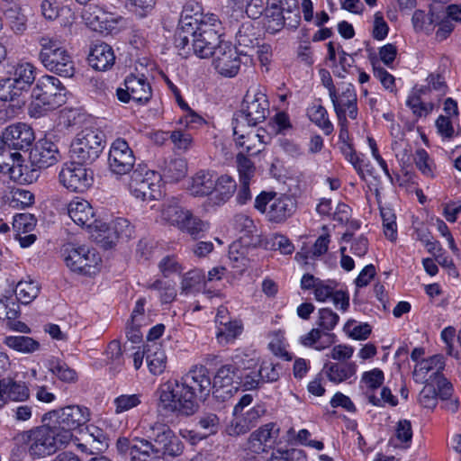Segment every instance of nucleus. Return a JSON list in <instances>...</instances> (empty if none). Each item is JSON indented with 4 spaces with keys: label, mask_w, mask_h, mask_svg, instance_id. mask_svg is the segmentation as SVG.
<instances>
[{
    "label": "nucleus",
    "mask_w": 461,
    "mask_h": 461,
    "mask_svg": "<svg viewBox=\"0 0 461 461\" xmlns=\"http://www.w3.org/2000/svg\"><path fill=\"white\" fill-rule=\"evenodd\" d=\"M335 334L324 331L320 328L312 329L307 334L302 336L300 342L308 348L321 351L330 348L335 342Z\"/></svg>",
    "instance_id": "obj_33"
},
{
    "label": "nucleus",
    "mask_w": 461,
    "mask_h": 461,
    "mask_svg": "<svg viewBox=\"0 0 461 461\" xmlns=\"http://www.w3.org/2000/svg\"><path fill=\"white\" fill-rule=\"evenodd\" d=\"M108 162L111 171L117 175H125L132 169L135 156L125 140L118 138L112 143Z\"/></svg>",
    "instance_id": "obj_20"
},
{
    "label": "nucleus",
    "mask_w": 461,
    "mask_h": 461,
    "mask_svg": "<svg viewBox=\"0 0 461 461\" xmlns=\"http://www.w3.org/2000/svg\"><path fill=\"white\" fill-rule=\"evenodd\" d=\"M145 355L150 373L155 375L162 374L167 366V357L161 344H146Z\"/></svg>",
    "instance_id": "obj_35"
},
{
    "label": "nucleus",
    "mask_w": 461,
    "mask_h": 461,
    "mask_svg": "<svg viewBox=\"0 0 461 461\" xmlns=\"http://www.w3.org/2000/svg\"><path fill=\"white\" fill-rule=\"evenodd\" d=\"M190 21V18H185L181 27H177L175 34L176 47L183 50L187 49L186 54L192 50L201 59L212 56L219 44L224 41H220V35L212 25H196L194 22L192 24Z\"/></svg>",
    "instance_id": "obj_3"
},
{
    "label": "nucleus",
    "mask_w": 461,
    "mask_h": 461,
    "mask_svg": "<svg viewBox=\"0 0 461 461\" xmlns=\"http://www.w3.org/2000/svg\"><path fill=\"white\" fill-rule=\"evenodd\" d=\"M330 98L332 102L338 122H345L347 115L351 120L357 118V97L352 84L341 83L336 90L330 89Z\"/></svg>",
    "instance_id": "obj_13"
},
{
    "label": "nucleus",
    "mask_w": 461,
    "mask_h": 461,
    "mask_svg": "<svg viewBox=\"0 0 461 461\" xmlns=\"http://www.w3.org/2000/svg\"><path fill=\"white\" fill-rule=\"evenodd\" d=\"M212 391L208 368L195 366L180 380L168 381L158 389V411L193 415L199 408L197 400L205 401Z\"/></svg>",
    "instance_id": "obj_1"
},
{
    "label": "nucleus",
    "mask_w": 461,
    "mask_h": 461,
    "mask_svg": "<svg viewBox=\"0 0 461 461\" xmlns=\"http://www.w3.org/2000/svg\"><path fill=\"white\" fill-rule=\"evenodd\" d=\"M140 403V394H122L113 400L114 411L116 414H120L139 406Z\"/></svg>",
    "instance_id": "obj_51"
},
{
    "label": "nucleus",
    "mask_w": 461,
    "mask_h": 461,
    "mask_svg": "<svg viewBox=\"0 0 461 461\" xmlns=\"http://www.w3.org/2000/svg\"><path fill=\"white\" fill-rule=\"evenodd\" d=\"M141 441L140 438H134L133 439L130 440L126 438H120L117 440V448L121 453H127L129 452L131 456L132 460H138L140 459V456H144L142 454V451L137 449V445H140L139 443Z\"/></svg>",
    "instance_id": "obj_57"
},
{
    "label": "nucleus",
    "mask_w": 461,
    "mask_h": 461,
    "mask_svg": "<svg viewBox=\"0 0 461 461\" xmlns=\"http://www.w3.org/2000/svg\"><path fill=\"white\" fill-rule=\"evenodd\" d=\"M267 5L271 8L280 7L286 12L287 14H293V21L298 23L300 20V13L297 0H267Z\"/></svg>",
    "instance_id": "obj_56"
},
{
    "label": "nucleus",
    "mask_w": 461,
    "mask_h": 461,
    "mask_svg": "<svg viewBox=\"0 0 461 461\" xmlns=\"http://www.w3.org/2000/svg\"><path fill=\"white\" fill-rule=\"evenodd\" d=\"M14 88L22 95L28 92L36 78V68L29 62L18 63L9 73Z\"/></svg>",
    "instance_id": "obj_30"
},
{
    "label": "nucleus",
    "mask_w": 461,
    "mask_h": 461,
    "mask_svg": "<svg viewBox=\"0 0 461 461\" xmlns=\"http://www.w3.org/2000/svg\"><path fill=\"white\" fill-rule=\"evenodd\" d=\"M83 165L78 164L77 160L65 165L59 174L60 184L67 189L78 193L85 192L90 187L93 183V176Z\"/></svg>",
    "instance_id": "obj_17"
},
{
    "label": "nucleus",
    "mask_w": 461,
    "mask_h": 461,
    "mask_svg": "<svg viewBox=\"0 0 461 461\" xmlns=\"http://www.w3.org/2000/svg\"><path fill=\"white\" fill-rule=\"evenodd\" d=\"M309 117L326 135L333 131V125L328 118L327 110L322 105H314L309 110Z\"/></svg>",
    "instance_id": "obj_48"
},
{
    "label": "nucleus",
    "mask_w": 461,
    "mask_h": 461,
    "mask_svg": "<svg viewBox=\"0 0 461 461\" xmlns=\"http://www.w3.org/2000/svg\"><path fill=\"white\" fill-rule=\"evenodd\" d=\"M445 367V360L442 355H434L427 359H422L419 362L413 371V376L416 381H422L425 379L426 375L430 371H435L429 376V381L437 380L438 375H442V370Z\"/></svg>",
    "instance_id": "obj_32"
},
{
    "label": "nucleus",
    "mask_w": 461,
    "mask_h": 461,
    "mask_svg": "<svg viewBox=\"0 0 461 461\" xmlns=\"http://www.w3.org/2000/svg\"><path fill=\"white\" fill-rule=\"evenodd\" d=\"M216 182L217 185L213 191L215 195L210 200L213 205L219 206L225 203L232 196L237 185L235 180L228 175L218 176L216 174Z\"/></svg>",
    "instance_id": "obj_34"
},
{
    "label": "nucleus",
    "mask_w": 461,
    "mask_h": 461,
    "mask_svg": "<svg viewBox=\"0 0 461 461\" xmlns=\"http://www.w3.org/2000/svg\"><path fill=\"white\" fill-rule=\"evenodd\" d=\"M279 435V428L274 422L267 423L253 431L249 438V448L257 454L268 451Z\"/></svg>",
    "instance_id": "obj_25"
},
{
    "label": "nucleus",
    "mask_w": 461,
    "mask_h": 461,
    "mask_svg": "<svg viewBox=\"0 0 461 461\" xmlns=\"http://www.w3.org/2000/svg\"><path fill=\"white\" fill-rule=\"evenodd\" d=\"M82 18L91 30L105 35L117 33L123 22L122 16H114L97 5H89L85 8Z\"/></svg>",
    "instance_id": "obj_15"
},
{
    "label": "nucleus",
    "mask_w": 461,
    "mask_h": 461,
    "mask_svg": "<svg viewBox=\"0 0 461 461\" xmlns=\"http://www.w3.org/2000/svg\"><path fill=\"white\" fill-rule=\"evenodd\" d=\"M47 419L59 432H66L68 444L73 439V431L85 425L90 419V411L86 407L68 405L46 413L43 420Z\"/></svg>",
    "instance_id": "obj_11"
},
{
    "label": "nucleus",
    "mask_w": 461,
    "mask_h": 461,
    "mask_svg": "<svg viewBox=\"0 0 461 461\" xmlns=\"http://www.w3.org/2000/svg\"><path fill=\"white\" fill-rule=\"evenodd\" d=\"M68 213L76 224L82 227L90 228L95 222V212L91 204L78 197L68 203Z\"/></svg>",
    "instance_id": "obj_28"
},
{
    "label": "nucleus",
    "mask_w": 461,
    "mask_h": 461,
    "mask_svg": "<svg viewBox=\"0 0 461 461\" xmlns=\"http://www.w3.org/2000/svg\"><path fill=\"white\" fill-rule=\"evenodd\" d=\"M232 225L236 230L246 237H249L257 231L254 221L245 214H236L233 217Z\"/></svg>",
    "instance_id": "obj_55"
},
{
    "label": "nucleus",
    "mask_w": 461,
    "mask_h": 461,
    "mask_svg": "<svg viewBox=\"0 0 461 461\" xmlns=\"http://www.w3.org/2000/svg\"><path fill=\"white\" fill-rule=\"evenodd\" d=\"M268 461H306L305 453L301 449L276 451L272 453Z\"/></svg>",
    "instance_id": "obj_63"
},
{
    "label": "nucleus",
    "mask_w": 461,
    "mask_h": 461,
    "mask_svg": "<svg viewBox=\"0 0 461 461\" xmlns=\"http://www.w3.org/2000/svg\"><path fill=\"white\" fill-rule=\"evenodd\" d=\"M256 366L253 358L248 356L236 355L231 363L221 366L212 383V394L215 398L222 401L230 398L234 393L238 392L242 384V372L251 369Z\"/></svg>",
    "instance_id": "obj_6"
},
{
    "label": "nucleus",
    "mask_w": 461,
    "mask_h": 461,
    "mask_svg": "<svg viewBox=\"0 0 461 461\" xmlns=\"http://www.w3.org/2000/svg\"><path fill=\"white\" fill-rule=\"evenodd\" d=\"M414 162L419 170L427 176H433L432 161L428 152L423 149H418L414 155Z\"/></svg>",
    "instance_id": "obj_61"
},
{
    "label": "nucleus",
    "mask_w": 461,
    "mask_h": 461,
    "mask_svg": "<svg viewBox=\"0 0 461 461\" xmlns=\"http://www.w3.org/2000/svg\"><path fill=\"white\" fill-rule=\"evenodd\" d=\"M30 397V390L25 382L6 377L0 380V409L8 401L23 402Z\"/></svg>",
    "instance_id": "obj_26"
},
{
    "label": "nucleus",
    "mask_w": 461,
    "mask_h": 461,
    "mask_svg": "<svg viewBox=\"0 0 461 461\" xmlns=\"http://www.w3.org/2000/svg\"><path fill=\"white\" fill-rule=\"evenodd\" d=\"M204 280V275L202 270L194 269L188 271L183 277L181 283L182 291L185 294L197 288Z\"/></svg>",
    "instance_id": "obj_54"
},
{
    "label": "nucleus",
    "mask_w": 461,
    "mask_h": 461,
    "mask_svg": "<svg viewBox=\"0 0 461 461\" xmlns=\"http://www.w3.org/2000/svg\"><path fill=\"white\" fill-rule=\"evenodd\" d=\"M49 369L62 382L75 383L77 380V372L59 358L50 360Z\"/></svg>",
    "instance_id": "obj_45"
},
{
    "label": "nucleus",
    "mask_w": 461,
    "mask_h": 461,
    "mask_svg": "<svg viewBox=\"0 0 461 461\" xmlns=\"http://www.w3.org/2000/svg\"><path fill=\"white\" fill-rule=\"evenodd\" d=\"M39 284L32 279L20 281L15 288L16 298L23 304L32 303L40 293Z\"/></svg>",
    "instance_id": "obj_43"
},
{
    "label": "nucleus",
    "mask_w": 461,
    "mask_h": 461,
    "mask_svg": "<svg viewBox=\"0 0 461 461\" xmlns=\"http://www.w3.org/2000/svg\"><path fill=\"white\" fill-rule=\"evenodd\" d=\"M240 119H232L233 136L236 145L243 148L249 155L258 154L263 149V136L256 133L252 129Z\"/></svg>",
    "instance_id": "obj_22"
},
{
    "label": "nucleus",
    "mask_w": 461,
    "mask_h": 461,
    "mask_svg": "<svg viewBox=\"0 0 461 461\" xmlns=\"http://www.w3.org/2000/svg\"><path fill=\"white\" fill-rule=\"evenodd\" d=\"M158 268L165 277L178 275L183 267L175 256L164 257L158 264Z\"/></svg>",
    "instance_id": "obj_59"
},
{
    "label": "nucleus",
    "mask_w": 461,
    "mask_h": 461,
    "mask_svg": "<svg viewBox=\"0 0 461 461\" xmlns=\"http://www.w3.org/2000/svg\"><path fill=\"white\" fill-rule=\"evenodd\" d=\"M384 379V373L378 368L365 372L360 380V388L365 396L367 398V393H374L383 384Z\"/></svg>",
    "instance_id": "obj_44"
},
{
    "label": "nucleus",
    "mask_w": 461,
    "mask_h": 461,
    "mask_svg": "<svg viewBox=\"0 0 461 461\" xmlns=\"http://www.w3.org/2000/svg\"><path fill=\"white\" fill-rule=\"evenodd\" d=\"M217 185L216 173L210 170H200L190 180L188 191L193 196H208Z\"/></svg>",
    "instance_id": "obj_29"
},
{
    "label": "nucleus",
    "mask_w": 461,
    "mask_h": 461,
    "mask_svg": "<svg viewBox=\"0 0 461 461\" xmlns=\"http://www.w3.org/2000/svg\"><path fill=\"white\" fill-rule=\"evenodd\" d=\"M188 210L182 208L176 199H172L163 204L161 218L169 224L179 228Z\"/></svg>",
    "instance_id": "obj_37"
},
{
    "label": "nucleus",
    "mask_w": 461,
    "mask_h": 461,
    "mask_svg": "<svg viewBox=\"0 0 461 461\" xmlns=\"http://www.w3.org/2000/svg\"><path fill=\"white\" fill-rule=\"evenodd\" d=\"M297 203L294 198L276 192H261L255 199L254 208L264 213L272 223H284L296 211Z\"/></svg>",
    "instance_id": "obj_8"
},
{
    "label": "nucleus",
    "mask_w": 461,
    "mask_h": 461,
    "mask_svg": "<svg viewBox=\"0 0 461 461\" xmlns=\"http://www.w3.org/2000/svg\"><path fill=\"white\" fill-rule=\"evenodd\" d=\"M104 136L96 129L81 131L71 143V158L78 164H92L104 148Z\"/></svg>",
    "instance_id": "obj_10"
},
{
    "label": "nucleus",
    "mask_w": 461,
    "mask_h": 461,
    "mask_svg": "<svg viewBox=\"0 0 461 461\" xmlns=\"http://www.w3.org/2000/svg\"><path fill=\"white\" fill-rule=\"evenodd\" d=\"M66 432H59L51 423L34 427L17 435V440L27 446L31 456L44 457L68 445Z\"/></svg>",
    "instance_id": "obj_4"
},
{
    "label": "nucleus",
    "mask_w": 461,
    "mask_h": 461,
    "mask_svg": "<svg viewBox=\"0 0 461 461\" xmlns=\"http://www.w3.org/2000/svg\"><path fill=\"white\" fill-rule=\"evenodd\" d=\"M267 95L258 87L248 89L241 104V110L233 119H240L249 126H256L266 120L269 113Z\"/></svg>",
    "instance_id": "obj_12"
},
{
    "label": "nucleus",
    "mask_w": 461,
    "mask_h": 461,
    "mask_svg": "<svg viewBox=\"0 0 461 461\" xmlns=\"http://www.w3.org/2000/svg\"><path fill=\"white\" fill-rule=\"evenodd\" d=\"M140 429L144 438H140L141 441L136 447L142 451L144 456L158 460L164 456L176 457L183 454V441L159 415L154 420H142Z\"/></svg>",
    "instance_id": "obj_2"
},
{
    "label": "nucleus",
    "mask_w": 461,
    "mask_h": 461,
    "mask_svg": "<svg viewBox=\"0 0 461 461\" xmlns=\"http://www.w3.org/2000/svg\"><path fill=\"white\" fill-rule=\"evenodd\" d=\"M38 43L41 48L39 59L47 70L63 77L74 76L75 66L72 58L59 40L41 36Z\"/></svg>",
    "instance_id": "obj_7"
},
{
    "label": "nucleus",
    "mask_w": 461,
    "mask_h": 461,
    "mask_svg": "<svg viewBox=\"0 0 461 461\" xmlns=\"http://www.w3.org/2000/svg\"><path fill=\"white\" fill-rule=\"evenodd\" d=\"M37 220L31 213H18L14 217L13 230L14 236L31 232L36 226Z\"/></svg>",
    "instance_id": "obj_49"
},
{
    "label": "nucleus",
    "mask_w": 461,
    "mask_h": 461,
    "mask_svg": "<svg viewBox=\"0 0 461 461\" xmlns=\"http://www.w3.org/2000/svg\"><path fill=\"white\" fill-rule=\"evenodd\" d=\"M11 29L17 34L23 33L27 29V17L19 5H14L5 10Z\"/></svg>",
    "instance_id": "obj_46"
},
{
    "label": "nucleus",
    "mask_w": 461,
    "mask_h": 461,
    "mask_svg": "<svg viewBox=\"0 0 461 461\" xmlns=\"http://www.w3.org/2000/svg\"><path fill=\"white\" fill-rule=\"evenodd\" d=\"M439 20V15L430 8L428 14L424 11L416 10L412 15L411 22L415 32H424L427 34L432 32L433 23Z\"/></svg>",
    "instance_id": "obj_39"
},
{
    "label": "nucleus",
    "mask_w": 461,
    "mask_h": 461,
    "mask_svg": "<svg viewBox=\"0 0 461 461\" xmlns=\"http://www.w3.org/2000/svg\"><path fill=\"white\" fill-rule=\"evenodd\" d=\"M322 372L330 382L340 384L355 376L357 365L354 362H327Z\"/></svg>",
    "instance_id": "obj_31"
},
{
    "label": "nucleus",
    "mask_w": 461,
    "mask_h": 461,
    "mask_svg": "<svg viewBox=\"0 0 461 461\" xmlns=\"http://www.w3.org/2000/svg\"><path fill=\"white\" fill-rule=\"evenodd\" d=\"M87 443L96 452L104 451L108 446L104 431L95 427H93L92 430L89 431Z\"/></svg>",
    "instance_id": "obj_64"
},
{
    "label": "nucleus",
    "mask_w": 461,
    "mask_h": 461,
    "mask_svg": "<svg viewBox=\"0 0 461 461\" xmlns=\"http://www.w3.org/2000/svg\"><path fill=\"white\" fill-rule=\"evenodd\" d=\"M0 156H6L9 159L13 160V164L5 160L1 162L0 173L9 174L12 179L19 182H32L33 179L38 177L37 170L32 169L29 172L27 166H23L19 163L22 158L20 153H11L9 150H6L3 135H0Z\"/></svg>",
    "instance_id": "obj_21"
},
{
    "label": "nucleus",
    "mask_w": 461,
    "mask_h": 461,
    "mask_svg": "<svg viewBox=\"0 0 461 461\" xmlns=\"http://www.w3.org/2000/svg\"><path fill=\"white\" fill-rule=\"evenodd\" d=\"M88 63L95 70L107 71L115 63L114 51L109 44L97 42L94 44L88 55Z\"/></svg>",
    "instance_id": "obj_27"
},
{
    "label": "nucleus",
    "mask_w": 461,
    "mask_h": 461,
    "mask_svg": "<svg viewBox=\"0 0 461 461\" xmlns=\"http://www.w3.org/2000/svg\"><path fill=\"white\" fill-rule=\"evenodd\" d=\"M236 41L240 47L245 49H253L258 45L256 28L251 22H246L241 24L236 33Z\"/></svg>",
    "instance_id": "obj_42"
},
{
    "label": "nucleus",
    "mask_w": 461,
    "mask_h": 461,
    "mask_svg": "<svg viewBox=\"0 0 461 461\" xmlns=\"http://www.w3.org/2000/svg\"><path fill=\"white\" fill-rule=\"evenodd\" d=\"M338 283L334 280H320L314 289V296L318 302L331 300L335 307L347 311L349 306V297L342 290H337Z\"/></svg>",
    "instance_id": "obj_24"
},
{
    "label": "nucleus",
    "mask_w": 461,
    "mask_h": 461,
    "mask_svg": "<svg viewBox=\"0 0 461 461\" xmlns=\"http://www.w3.org/2000/svg\"><path fill=\"white\" fill-rule=\"evenodd\" d=\"M4 344L22 353H33L40 348V343L34 339L27 336H6Z\"/></svg>",
    "instance_id": "obj_38"
},
{
    "label": "nucleus",
    "mask_w": 461,
    "mask_h": 461,
    "mask_svg": "<svg viewBox=\"0 0 461 461\" xmlns=\"http://www.w3.org/2000/svg\"><path fill=\"white\" fill-rule=\"evenodd\" d=\"M212 57L213 67L219 74L225 77H233L238 74L241 60L236 48L229 42L219 44Z\"/></svg>",
    "instance_id": "obj_18"
},
{
    "label": "nucleus",
    "mask_w": 461,
    "mask_h": 461,
    "mask_svg": "<svg viewBox=\"0 0 461 461\" xmlns=\"http://www.w3.org/2000/svg\"><path fill=\"white\" fill-rule=\"evenodd\" d=\"M187 173V164L184 158H172L166 162L163 176L167 181L177 182L184 178Z\"/></svg>",
    "instance_id": "obj_41"
},
{
    "label": "nucleus",
    "mask_w": 461,
    "mask_h": 461,
    "mask_svg": "<svg viewBox=\"0 0 461 461\" xmlns=\"http://www.w3.org/2000/svg\"><path fill=\"white\" fill-rule=\"evenodd\" d=\"M160 176L147 167L139 165L131 173L129 181V190L137 199L141 201L152 200L155 198V192Z\"/></svg>",
    "instance_id": "obj_14"
},
{
    "label": "nucleus",
    "mask_w": 461,
    "mask_h": 461,
    "mask_svg": "<svg viewBox=\"0 0 461 461\" xmlns=\"http://www.w3.org/2000/svg\"><path fill=\"white\" fill-rule=\"evenodd\" d=\"M367 400L374 406L383 407L385 403L394 407L398 404V400L393 395L391 390L388 387H383L380 393V396H376L375 393H367Z\"/></svg>",
    "instance_id": "obj_58"
},
{
    "label": "nucleus",
    "mask_w": 461,
    "mask_h": 461,
    "mask_svg": "<svg viewBox=\"0 0 461 461\" xmlns=\"http://www.w3.org/2000/svg\"><path fill=\"white\" fill-rule=\"evenodd\" d=\"M339 321V316L330 308L318 311L316 325L324 331L331 332Z\"/></svg>",
    "instance_id": "obj_50"
},
{
    "label": "nucleus",
    "mask_w": 461,
    "mask_h": 461,
    "mask_svg": "<svg viewBox=\"0 0 461 461\" xmlns=\"http://www.w3.org/2000/svg\"><path fill=\"white\" fill-rule=\"evenodd\" d=\"M278 365L272 363L263 362L260 368L258 370L261 383H273L279 379Z\"/></svg>",
    "instance_id": "obj_62"
},
{
    "label": "nucleus",
    "mask_w": 461,
    "mask_h": 461,
    "mask_svg": "<svg viewBox=\"0 0 461 461\" xmlns=\"http://www.w3.org/2000/svg\"><path fill=\"white\" fill-rule=\"evenodd\" d=\"M419 402L425 408L433 409L436 407L438 402V393L435 382L426 379V384L419 395Z\"/></svg>",
    "instance_id": "obj_52"
},
{
    "label": "nucleus",
    "mask_w": 461,
    "mask_h": 461,
    "mask_svg": "<svg viewBox=\"0 0 461 461\" xmlns=\"http://www.w3.org/2000/svg\"><path fill=\"white\" fill-rule=\"evenodd\" d=\"M3 136L5 147L18 150H28L35 140L32 127L22 122L6 127Z\"/></svg>",
    "instance_id": "obj_23"
},
{
    "label": "nucleus",
    "mask_w": 461,
    "mask_h": 461,
    "mask_svg": "<svg viewBox=\"0 0 461 461\" xmlns=\"http://www.w3.org/2000/svg\"><path fill=\"white\" fill-rule=\"evenodd\" d=\"M66 88L53 76H43L32 88L28 112L31 117L40 118L66 103Z\"/></svg>",
    "instance_id": "obj_5"
},
{
    "label": "nucleus",
    "mask_w": 461,
    "mask_h": 461,
    "mask_svg": "<svg viewBox=\"0 0 461 461\" xmlns=\"http://www.w3.org/2000/svg\"><path fill=\"white\" fill-rule=\"evenodd\" d=\"M243 327L240 321L234 320L218 326L216 339L219 344L225 346L232 343L242 332Z\"/></svg>",
    "instance_id": "obj_40"
},
{
    "label": "nucleus",
    "mask_w": 461,
    "mask_h": 461,
    "mask_svg": "<svg viewBox=\"0 0 461 461\" xmlns=\"http://www.w3.org/2000/svg\"><path fill=\"white\" fill-rule=\"evenodd\" d=\"M61 254L66 266L76 273L94 275L101 263L97 251L86 245L66 243L61 249Z\"/></svg>",
    "instance_id": "obj_9"
},
{
    "label": "nucleus",
    "mask_w": 461,
    "mask_h": 461,
    "mask_svg": "<svg viewBox=\"0 0 461 461\" xmlns=\"http://www.w3.org/2000/svg\"><path fill=\"white\" fill-rule=\"evenodd\" d=\"M395 436L399 441L404 444L403 447L408 448L412 439L411 423L408 420H401L395 428Z\"/></svg>",
    "instance_id": "obj_60"
},
{
    "label": "nucleus",
    "mask_w": 461,
    "mask_h": 461,
    "mask_svg": "<svg viewBox=\"0 0 461 461\" xmlns=\"http://www.w3.org/2000/svg\"><path fill=\"white\" fill-rule=\"evenodd\" d=\"M208 224L202 221L200 218L194 216L190 211L185 214L183 223L179 226V229L192 236L194 239L199 237L201 232L207 230Z\"/></svg>",
    "instance_id": "obj_47"
},
{
    "label": "nucleus",
    "mask_w": 461,
    "mask_h": 461,
    "mask_svg": "<svg viewBox=\"0 0 461 461\" xmlns=\"http://www.w3.org/2000/svg\"><path fill=\"white\" fill-rule=\"evenodd\" d=\"M236 160L240 183L250 182L255 174L254 163L241 152L237 155Z\"/></svg>",
    "instance_id": "obj_53"
},
{
    "label": "nucleus",
    "mask_w": 461,
    "mask_h": 461,
    "mask_svg": "<svg viewBox=\"0 0 461 461\" xmlns=\"http://www.w3.org/2000/svg\"><path fill=\"white\" fill-rule=\"evenodd\" d=\"M53 134L50 133L37 141L30 151V161L32 166L38 168H47L61 158L58 144L52 140Z\"/></svg>",
    "instance_id": "obj_19"
},
{
    "label": "nucleus",
    "mask_w": 461,
    "mask_h": 461,
    "mask_svg": "<svg viewBox=\"0 0 461 461\" xmlns=\"http://www.w3.org/2000/svg\"><path fill=\"white\" fill-rule=\"evenodd\" d=\"M293 18V14H287L280 7L271 8L267 5L265 26L269 32L276 33L285 25L286 21H290L288 25L295 27L297 23H294Z\"/></svg>",
    "instance_id": "obj_36"
},
{
    "label": "nucleus",
    "mask_w": 461,
    "mask_h": 461,
    "mask_svg": "<svg viewBox=\"0 0 461 461\" xmlns=\"http://www.w3.org/2000/svg\"><path fill=\"white\" fill-rule=\"evenodd\" d=\"M125 88H118L116 95L122 103H129L131 100L140 104H147L152 96V89L144 76L137 77L130 75L124 80Z\"/></svg>",
    "instance_id": "obj_16"
}]
</instances>
